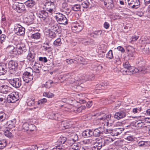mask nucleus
Here are the masks:
<instances>
[{
    "instance_id": "nucleus-1",
    "label": "nucleus",
    "mask_w": 150,
    "mask_h": 150,
    "mask_svg": "<svg viewBox=\"0 0 150 150\" xmlns=\"http://www.w3.org/2000/svg\"><path fill=\"white\" fill-rule=\"evenodd\" d=\"M25 46L23 44H18L16 48L12 45H8L6 48V51L11 54L12 56H15L17 54H22L23 52H25Z\"/></svg>"
},
{
    "instance_id": "nucleus-2",
    "label": "nucleus",
    "mask_w": 150,
    "mask_h": 150,
    "mask_svg": "<svg viewBox=\"0 0 150 150\" xmlns=\"http://www.w3.org/2000/svg\"><path fill=\"white\" fill-rule=\"evenodd\" d=\"M128 72V75H131L138 72L142 73H149L150 72V67L144 66L138 68L132 67L129 71Z\"/></svg>"
},
{
    "instance_id": "nucleus-3",
    "label": "nucleus",
    "mask_w": 150,
    "mask_h": 150,
    "mask_svg": "<svg viewBox=\"0 0 150 150\" xmlns=\"http://www.w3.org/2000/svg\"><path fill=\"white\" fill-rule=\"evenodd\" d=\"M29 69L30 70L28 71L25 72L23 75V80L26 83L31 81L33 78V70L30 67H29Z\"/></svg>"
},
{
    "instance_id": "nucleus-4",
    "label": "nucleus",
    "mask_w": 150,
    "mask_h": 150,
    "mask_svg": "<svg viewBox=\"0 0 150 150\" xmlns=\"http://www.w3.org/2000/svg\"><path fill=\"white\" fill-rule=\"evenodd\" d=\"M55 5L54 2H46L44 7V8L49 12V13L52 14L55 11Z\"/></svg>"
},
{
    "instance_id": "nucleus-5",
    "label": "nucleus",
    "mask_w": 150,
    "mask_h": 150,
    "mask_svg": "<svg viewBox=\"0 0 150 150\" xmlns=\"http://www.w3.org/2000/svg\"><path fill=\"white\" fill-rule=\"evenodd\" d=\"M83 26V24L79 21L72 25L71 29L74 33H78L82 30Z\"/></svg>"
},
{
    "instance_id": "nucleus-6",
    "label": "nucleus",
    "mask_w": 150,
    "mask_h": 150,
    "mask_svg": "<svg viewBox=\"0 0 150 150\" xmlns=\"http://www.w3.org/2000/svg\"><path fill=\"white\" fill-rule=\"evenodd\" d=\"M9 83L12 86L16 88H19L22 85V81L21 78H15L8 80Z\"/></svg>"
},
{
    "instance_id": "nucleus-7",
    "label": "nucleus",
    "mask_w": 150,
    "mask_h": 150,
    "mask_svg": "<svg viewBox=\"0 0 150 150\" xmlns=\"http://www.w3.org/2000/svg\"><path fill=\"white\" fill-rule=\"evenodd\" d=\"M13 8L18 12L21 13L25 10V6L23 4L15 2L13 4Z\"/></svg>"
},
{
    "instance_id": "nucleus-8",
    "label": "nucleus",
    "mask_w": 150,
    "mask_h": 150,
    "mask_svg": "<svg viewBox=\"0 0 150 150\" xmlns=\"http://www.w3.org/2000/svg\"><path fill=\"white\" fill-rule=\"evenodd\" d=\"M55 17L59 24H65L67 23V19L64 15L60 13H57Z\"/></svg>"
},
{
    "instance_id": "nucleus-9",
    "label": "nucleus",
    "mask_w": 150,
    "mask_h": 150,
    "mask_svg": "<svg viewBox=\"0 0 150 150\" xmlns=\"http://www.w3.org/2000/svg\"><path fill=\"white\" fill-rule=\"evenodd\" d=\"M14 30L18 35H22L24 34L25 29L21 25L17 24L14 25Z\"/></svg>"
},
{
    "instance_id": "nucleus-10",
    "label": "nucleus",
    "mask_w": 150,
    "mask_h": 150,
    "mask_svg": "<svg viewBox=\"0 0 150 150\" xmlns=\"http://www.w3.org/2000/svg\"><path fill=\"white\" fill-rule=\"evenodd\" d=\"M29 15L30 16L29 17H26L24 19V22L28 25H30L33 23L35 18V16L33 13H30Z\"/></svg>"
},
{
    "instance_id": "nucleus-11",
    "label": "nucleus",
    "mask_w": 150,
    "mask_h": 150,
    "mask_svg": "<svg viewBox=\"0 0 150 150\" xmlns=\"http://www.w3.org/2000/svg\"><path fill=\"white\" fill-rule=\"evenodd\" d=\"M123 66L125 70L122 71V72L124 75H128V71H129L132 67H131L128 61L124 62L123 63Z\"/></svg>"
},
{
    "instance_id": "nucleus-12",
    "label": "nucleus",
    "mask_w": 150,
    "mask_h": 150,
    "mask_svg": "<svg viewBox=\"0 0 150 150\" xmlns=\"http://www.w3.org/2000/svg\"><path fill=\"white\" fill-rule=\"evenodd\" d=\"M103 129L100 127L94 129L93 131V135L95 137H99L104 134Z\"/></svg>"
},
{
    "instance_id": "nucleus-13",
    "label": "nucleus",
    "mask_w": 150,
    "mask_h": 150,
    "mask_svg": "<svg viewBox=\"0 0 150 150\" xmlns=\"http://www.w3.org/2000/svg\"><path fill=\"white\" fill-rule=\"evenodd\" d=\"M38 16L41 18V20H46L48 16V13L46 10H41L39 11L38 13Z\"/></svg>"
},
{
    "instance_id": "nucleus-14",
    "label": "nucleus",
    "mask_w": 150,
    "mask_h": 150,
    "mask_svg": "<svg viewBox=\"0 0 150 150\" xmlns=\"http://www.w3.org/2000/svg\"><path fill=\"white\" fill-rule=\"evenodd\" d=\"M80 40L82 43L85 45H91L94 43V40L89 38H82L80 39Z\"/></svg>"
},
{
    "instance_id": "nucleus-15",
    "label": "nucleus",
    "mask_w": 150,
    "mask_h": 150,
    "mask_svg": "<svg viewBox=\"0 0 150 150\" xmlns=\"http://www.w3.org/2000/svg\"><path fill=\"white\" fill-rule=\"evenodd\" d=\"M71 127V122L67 120H63L62 121L60 127L63 130L69 128Z\"/></svg>"
},
{
    "instance_id": "nucleus-16",
    "label": "nucleus",
    "mask_w": 150,
    "mask_h": 150,
    "mask_svg": "<svg viewBox=\"0 0 150 150\" xmlns=\"http://www.w3.org/2000/svg\"><path fill=\"white\" fill-rule=\"evenodd\" d=\"M18 66L17 62L13 60L10 61L8 63V67L11 70L16 71Z\"/></svg>"
},
{
    "instance_id": "nucleus-17",
    "label": "nucleus",
    "mask_w": 150,
    "mask_h": 150,
    "mask_svg": "<svg viewBox=\"0 0 150 150\" xmlns=\"http://www.w3.org/2000/svg\"><path fill=\"white\" fill-rule=\"evenodd\" d=\"M7 100L8 103H14L18 100V98L17 97L13 94L8 95L7 97Z\"/></svg>"
},
{
    "instance_id": "nucleus-18",
    "label": "nucleus",
    "mask_w": 150,
    "mask_h": 150,
    "mask_svg": "<svg viewBox=\"0 0 150 150\" xmlns=\"http://www.w3.org/2000/svg\"><path fill=\"white\" fill-rule=\"evenodd\" d=\"M111 116L110 114H105L104 116L99 118L100 120H103L105 121H107V125L108 126H111L112 123L110 122V118Z\"/></svg>"
},
{
    "instance_id": "nucleus-19",
    "label": "nucleus",
    "mask_w": 150,
    "mask_h": 150,
    "mask_svg": "<svg viewBox=\"0 0 150 150\" xmlns=\"http://www.w3.org/2000/svg\"><path fill=\"white\" fill-rule=\"evenodd\" d=\"M126 115V113L125 112L121 111L116 112L114 115V117L117 120H119L125 117Z\"/></svg>"
},
{
    "instance_id": "nucleus-20",
    "label": "nucleus",
    "mask_w": 150,
    "mask_h": 150,
    "mask_svg": "<svg viewBox=\"0 0 150 150\" xmlns=\"http://www.w3.org/2000/svg\"><path fill=\"white\" fill-rule=\"evenodd\" d=\"M127 53L129 57H132L135 53L134 49L131 46H128L127 48Z\"/></svg>"
},
{
    "instance_id": "nucleus-21",
    "label": "nucleus",
    "mask_w": 150,
    "mask_h": 150,
    "mask_svg": "<svg viewBox=\"0 0 150 150\" xmlns=\"http://www.w3.org/2000/svg\"><path fill=\"white\" fill-rule=\"evenodd\" d=\"M49 26L51 30L55 31H57L59 29L58 24L53 20L51 21V22L49 24Z\"/></svg>"
},
{
    "instance_id": "nucleus-22",
    "label": "nucleus",
    "mask_w": 150,
    "mask_h": 150,
    "mask_svg": "<svg viewBox=\"0 0 150 150\" xmlns=\"http://www.w3.org/2000/svg\"><path fill=\"white\" fill-rule=\"evenodd\" d=\"M104 4L109 9H112L114 7L113 0H105Z\"/></svg>"
},
{
    "instance_id": "nucleus-23",
    "label": "nucleus",
    "mask_w": 150,
    "mask_h": 150,
    "mask_svg": "<svg viewBox=\"0 0 150 150\" xmlns=\"http://www.w3.org/2000/svg\"><path fill=\"white\" fill-rule=\"evenodd\" d=\"M134 125L135 127L138 128V129H142L146 127L144 122L141 121H139L135 122Z\"/></svg>"
},
{
    "instance_id": "nucleus-24",
    "label": "nucleus",
    "mask_w": 150,
    "mask_h": 150,
    "mask_svg": "<svg viewBox=\"0 0 150 150\" xmlns=\"http://www.w3.org/2000/svg\"><path fill=\"white\" fill-rule=\"evenodd\" d=\"M82 135L84 138L90 137L93 135V131L90 129L85 130L83 132Z\"/></svg>"
},
{
    "instance_id": "nucleus-25",
    "label": "nucleus",
    "mask_w": 150,
    "mask_h": 150,
    "mask_svg": "<svg viewBox=\"0 0 150 150\" xmlns=\"http://www.w3.org/2000/svg\"><path fill=\"white\" fill-rule=\"evenodd\" d=\"M76 61L79 62H81V63L84 65L87 64L88 62L87 60L85 59L83 57L80 56H77L76 58ZM76 61V60H75Z\"/></svg>"
},
{
    "instance_id": "nucleus-26",
    "label": "nucleus",
    "mask_w": 150,
    "mask_h": 150,
    "mask_svg": "<svg viewBox=\"0 0 150 150\" xmlns=\"http://www.w3.org/2000/svg\"><path fill=\"white\" fill-rule=\"evenodd\" d=\"M35 55L33 52H30L27 56V59L30 61L33 62L34 61Z\"/></svg>"
},
{
    "instance_id": "nucleus-27",
    "label": "nucleus",
    "mask_w": 150,
    "mask_h": 150,
    "mask_svg": "<svg viewBox=\"0 0 150 150\" xmlns=\"http://www.w3.org/2000/svg\"><path fill=\"white\" fill-rule=\"evenodd\" d=\"M41 37V34L39 32H37L32 34L30 37L31 38L34 40H38Z\"/></svg>"
},
{
    "instance_id": "nucleus-28",
    "label": "nucleus",
    "mask_w": 150,
    "mask_h": 150,
    "mask_svg": "<svg viewBox=\"0 0 150 150\" xmlns=\"http://www.w3.org/2000/svg\"><path fill=\"white\" fill-rule=\"evenodd\" d=\"M25 4L28 7L31 8L35 4V1L33 0H28L26 1Z\"/></svg>"
},
{
    "instance_id": "nucleus-29",
    "label": "nucleus",
    "mask_w": 150,
    "mask_h": 150,
    "mask_svg": "<svg viewBox=\"0 0 150 150\" xmlns=\"http://www.w3.org/2000/svg\"><path fill=\"white\" fill-rule=\"evenodd\" d=\"M81 6L80 4H76L71 6V9L74 11H79L80 10Z\"/></svg>"
},
{
    "instance_id": "nucleus-30",
    "label": "nucleus",
    "mask_w": 150,
    "mask_h": 150,
    "mask_svg": "<svg viewBox=\"0 0 150 150\" xmlns=\"http://www.w3.org/2000/svg\"><path fill=\"white\" fill-rule=\"evenodd\" d=\"M80 144L79 143H73L71 146L70 148L71 150H77L79 149L80 148Z\"/></svg>"
},
{
    "instance_id": "nucleus-31",
    "label": "nucleus",
    "mask_w": 150,
    "mask_h": 150,
    "mask_svg": "<svg viewBox=\"0 0 150 150\" xmlns=\"http://www.w3.org/2000/svg\"><path fill=\"white\" fill-rule=\"evenodd\" d=\"M112 139L110 138H108L104 139L103 141V146L108 145L111 143L113 141Z\"/></svg>"
},
{
    "instance_id": "nucleus-32",
    "label": "nucleus",
    "mask_w": 150,
    "mask_h": 150,
    "mask_svg": "<svg viewBox=\"0 0 150 150\" xmlns=\"http://www.w3.org/2000/svg\"><path fill=\"white\" fill-rule=\"evenodd\" d=\"M149 143L147 141H140L138 143V145L139 146L144 147L148 146Z\"/></svg>"
},
{
    "instance_id": "nucleus-33",
    "label": "nucleus",
    "mask_w": 150,
    "mask_h": 150,
    "mask_svg": "<svg viewBox=\"0 0 150 150\" xmlns=\"http://www.w3.org/2000/svg\"><path fill=\"white\" fill-rule=\"evenodd\" d=\"M90 3L88 0H83L81 3V5L84 8H87L89 6Z\"/></svg>"
},
{
    "instance_id": "nucleus-34",
    "label": "nucleus",
    "mask_w": 150,
    "mask_h": 150,
    "mask_svg": "<svg viewBox=\"0 0 150 150\" xmlns=\"http://www.w3.org/2000/svg\"><path fill=\"white\" fill-rule=\"evenodd\" d=\"M9 122L10 123L8 125V127L9 128H12L15 127V124L16 123V120L15 119L9 121Z\"/></svg>"
},
{
    "instance_id": "nucleus-35",
    "label": "nucleus",
    "mask_w": 150,
    "mask_h": 150,
    "mask_svg": "<svg viewBox=\"0 0 150 150\" xmlns=\"http://www.w3.org/2000/svg\"><path fill=\"white\" fill-rule=\"evenodd\" d=\"M102 33V31L101 30H98L92 33V36L95 37L97 38L101 35Z\"/></svg>"
},
{
    "instance_id": "nucleus-36",
    "label": "nucleus",
    "mask_w": 150,
    "mask_h": 150,
    "mask_svg": "<svg viewBox=\"0 0 150 150\" xmlns=\"http://www.w3.org/2000/svg\"><path fill=\"white\" fill-rule=\"evenodd\" d=\"M6 141L5 139L0 140V149H2L6 146Z\"/></svg>"
},
{
    "instance_id": "nucleus-37",
    "label": "nucleus",
    "mask_w": 150,
    "mask_h": 150,
    "mask_svg": "<svg viewBox=\"0 0 150 150\" xmlns=\"http://www.w3.org/2000/svg\"><path fill=\"white\" fill-rule=\"evenodd\" d=\"M52 117L51 118L55 120H57L60 118L61 116L60 114L59 113H52L50 115Z\"/></svg>"
},
{
    "instance_id": "nucleus-38",
    "label": "nucleus",
    "mask_w": 150,
    "mask_h": 150,
    "mask_svg": "<svg viewBox=\"0 0 150 150\" xmlns=\"http://www.w3.org/2000/svg\"><path fill=\"white\" fill-rule=\"evenodd\" d=\"M6 72V70L5 67L4 65H0V76L4 75Z\"/></svg>"
},
{
    "instance_id": "nucleus-39",
    "label": "nucleus",
    "mask_w": 150,
    "mask_h": 150,
    "mask_svg": "<svg viewBox=\"0 0 150 150\" xmlns=\"http://www.w3.org/2000/svg\"><path fill=\"white\" fill-rule=\"evenodd\" d=\"M62 42L60 38H58L57 39L53 42L54 45L56 47L60 46Z\"/></svg>"
},
{
    "instance_id": "nucleus-40",
    "label": "nucleus",
    "mask_w": 150,
    "mask_h": 150,
    "mask_svg": "<svg viewBox=\"0 0 150 150\" xmlns=\"http://www.w3.org/2000/svg\"><path fill=\"white\" fill-rule=\"evenodd\" d=\"M34 99L29 98L27 102L28 105L30 106L34 105Z\"/></svg>"
},
{
    "instance_id": "nucleus-41",
    "label": "nucleus",
    "mask_w": 150,
    "mask_h": 150,
    "mask_svg": "<svg viewBox=\"0 0 150 150\" xmlns=\"http://www.w3.org/2000/svg\"><path fill=\"white\" fill-rule=\"evenodd\" d=\"M35 68L36 69H41L42 67L43 66L42 64L40 63V62L38 61L35 62L34 65Z\"/></svg>"
},
{
    "instance_id": "nucleus-42",
    "label": "nucleus",
    "mask_w": 150,
    "mask_h": 150,
    "mask_svg": "<svg viewBox=\"0 0 150 150\" xmlns=\"http://www.w3.org/2000/svg\"><path fill=\"white\" fill-rule=\"evenodd\" d=\"M66 140L67 138L66 137L62 136L59 138L57 142L58 143H60L61 144H63L66 142Z\"/></svg>"
},
{
    "instance_id": "nucleus-43",
    "label": "nucleus",
    "mask_w": 150,
    "mask_h": 150,
    "mask_svg": "<svg viewBox=\"0 0 150 150\" xmlns=\"http://www.w3.org/2000/svg\"><path fill=\"white\" fill-rule=\"evenodd\" d=\"M142 52L144 54H149V47L147 45L145 46L144 47L142 50Z\"/></svg>"
},
{
    "instance_id": "nucleus-44",
    "label": "nucleus",
    "mask_w": 150,
    "mask_h": 150,
    "mask_svg": "<svg viewBox=\"0 0 150 150\" xmlns=\"http://www.w3.org/2000/svg\"><path fill=\"white\" fill-rule=\"evenodd\" d=\"M43 96L48 98H51L54 96V94L50 92H45L43 93Z\"/></svg>"
},
{
    "instance_id": "nucleus-45",
    "label": "nucleus",
    "mask_w": 150,
    "mask_h": 150,
    "mask_svg": "<svg viewBox=\"0 0 150 150\" xmlns=\"http://www.w3.org/2000/svg\"><path fill=\"white\" fill-rule=\"evenodd\" d=\"M142 110V108L141 107H138L134 108L133 109L132 112L134 114L140 113Z\"/></svg>"
},
{
    "instance_id": "nucleus-46",
    "label": "nucleus",
    "mask_w": 150,
    "mask_h": 150,
    "mask_svg": "<svg viewBox=\"0 0 150 150\" xmlns=\"http://www.w3.org/2000/svg\"><path fill=\"white\" fill-rule=\"evenodd\" d=\"M6 117V115L3 112H0V122L4 120Z\"/></svg>"
},
{
    "instance_id": "nucleus-47",
    "label": "nucleus",
    "mask_w": 150,
    "mask_h": 150,
    "mask_svg": "<svg viewBox=\"0 0 150 150\" xmlns=\"http://www.w3.org/2000/svg\"><path fill=\"white\" fill-rule=\"evenodd\" d=\"M53 83V82L51 80H49L47 81L45 86L47 88H49L52 86V84Z\"/></svg>"
},
{
    "instance_id": "nucleus-48",
    "label": "nucleus",
    "mask_w": 150,
    "mask_h": 150,
    "mask_svg": "<svg viewBox=\"0 0 150 150\" xmlns=\"http://www.w3.org/2000/svg\"><path fill=\"white\" fill-rule=\"evenodd\" d=\"M78 139V136L77 134L75 133H73L72 134L71 136V141L72 140L74 142L76 140H77Z\"/></svg>"
},
{
    "instance_id": "nucleus-49",
    "label": "nucleus",
    "mask_w": 150,
    "mask_h": 150,
    "mask_svg": "<svg viewBox=\"0 0 150 150\" xmlns=\"http://www.w3.org/2000/svg\"><path fill=\"white\" fill-rule=\"evenodd\" d=\"M86 107L85 106L82 105L77 108L76 111L77 113H81L82 112L83 110H84L86 109Z\"/></svg>"
},
{
    "instance_id": "nucleus-50",
    "label": "nucleus",
    "mask_w": 150,
    "mask_h": 150,
    "mask_svg": "<svg viewBox=\"0 0 150 150\" xmlns=\"http://www.w3.org/2000/svg\"><path fill=\"white\" fill-rule=\"evenodd\" d=\"M30 124L27 122L24 123L22 126L23 129L25 131H27L28 129Z\"/></svg>"
},
{
    "instance_id": "nucleus-51",
    "label": "nucleus",
    "mask_w": 150,
    "mask_h": 150,
    "mask_svg": "<svg viewBox=\"0 0 150 150\" xmlns=\"http://www.w3.org/2000/svg\"><path fill=\"white\" fill-rule=\"evenodd\" d=\"M106 57L107 58L112 59L113 57V55L112 50H110L106 55Z\"/></svg>"
},
{
    "instance_id": "nucleus-52",
    "label": "nucleus",
    "mask_w": 150,
    "mask_h": 150,
    "mask_svg": "<svg viewBox=\"0 0 150 150\" xmlns=\"http://www.w3.org/2000/svg\"><path fill=\"white\" fill-rule=\"evenodd\" d=\"M35 129V126L33 124H30L28 129L27 131L28 132L34 131Z\"/></svg>"
},
{
    "instance_id": "nucleus-53",
    "label": "nucleus",
    "mask_w": 150,
    "mask_h": 150,
    "mask_svg": "<svg viewBox=\"0 0 150 150\" xmlns=\"http://www.w3.org/2000/svg\"><path fill=\"white\" fill-rule=\"evenodd\" d=\"M134 1L135 3L133 5V6L132 8L134 9H137L138 8L139 6L140 2L139 0H136Z\"/></svg>"
},
{
    "instance_id": "nucleus-54",
    "label": "nucleus",
    "mask_w": 150,
    "mask_h": 150,
    "mask_svg": "<svg viewBox=\"0 0 150 150\" xmlns=\"http://www.w3.org/2000/svg\"><path fill=\"white\" fill-rule=\"evenodd\" d=\"M95 144H97V146L99 147L100 149H101L102 146H103V142L101 140H98V142H95Z\"/></svg>"
},
{
    "instance_id": "nucleus-55",
    "label": "nucleus",
    "mask_w": 150,
    "mask_h": 150,
    "mask_svg": "<svg viewBox=\"0 0 150 150\" xmlns=\"http://www.w3.org/2000/svg\"><path fill=\"white\" fill-rule=\"evenodd\" d=\"M5 135L7 137H12V134L11 132L8 130H6L4 132Z\"/></svg>"
},
{
    "instance_id": "nucleus-56",
    "label": "nucleus",
    "mask_w": 150,
    "mask_h": 150,
    "mask_svg": "<svg viewBox=\"0 0 150 150\" xmlns=\"http://www.w3.org/2000/svg\"><path fill=\"white\" fill-rule=\"evenodd\" d=\"M136 0H127L129 6L132 8L133 7V5L135 3V1Z\"/></svg>"
},
{
    "instance_id": "nucleus-57",
    "label": "nucleus",
    "mask_w": 150,
    "mask_h": 150,
    "mask_svg": "<svg viewBox=\"0 0 150 150\" xmlns=\"http://www.w3.org/2000/svg\"><path fill=\"white\" fill-rule=\"evenodd\" d=\"M139 38V36L134 35L133 36L132 38H131L130 41H129L130 42L132 43L133 42L137 40Z\"/></svg>"
},
{
    "instance_id": "nucleus-58",
    "label": "nucleus",
    "mask_w": 150,
    "mask_h": 150,
    "mask_svg": "<svg viewBox=\"0 0 150 150\" xmlns=\"http://www.w3.org/2000/svg\"><path fill=\"white\" fill-rule=\"evenodd\" d=\"M47 100L45 98H43L39 100L38 102V104L39 105H43L44 103L46 102Z\"/></svg>"
},
{
    "instance_id": "nucleus-59",
    "label": "nucleus",
    "mask_w": 150,
    "mask_h": 150,
    "mask_svg": "<svg viewBox=\"0 0 150 150\" xmlns=\"http://www.w3.org/2000/svg\"><path fill=\"white\" fill-rule=\"evenodd\" d=\"M6 36L4 34H2L0 36V42L3 44V42H4L6 38Z\"/></svg>"
},
{
    "instance_id": "nucleus-60",
    "label": "nucleus",
    "mask_w": 150,
    "mask_h": 150,
    "mask_svg": "<svg viewBox=\"0 0 150 150\" xmlns=\"http://www.w3.org/2000/svg\"><path fill=\"white\" fill-rule=\"evenodd\" d=\"M108 85V83L106 82L105 83H102L101 84L99 85V86L101 87L102 89H104L107 88V86Z\"/></svg>"
},
{
    "instance_id": "nucleus-61",
    "label": "nucleus",
    "mask_w": 150,
    "mask_h": 150,
    "mask_svg": "<svg viewBox=\"0 0 150 150\" xmlns=\"http://www.w3.org/2000/svg\"><path fill=\"white\" fill-rule=\"evenodd\" d=\"M69 1L68 0H65L64 2H63L62 4V8H65L68 7V4L67 2Z\"/></svg>"
},
{
    "instance_id": "nucleus-62",
    "label": "nucleus",
    "mask_w": 150,
    "mask_h": 150,
    "mask_svg": "<svg viewBox=\"0 0 150 150\" xmlns=\"http://www.w3.org/2000/svg\"><path fill=\"white\" fill-rule=\"evenodd\" d=\"M116 131L117 130L116 128L113 129H111V135L113 136H117L118 135Z\"/></svg>"
},
{
    "instance_id": "nucleus-63",
    "label": "nucleus",
    "mask_w": 150,
    "mask_h": 150,
    "mask_svg": "<svg viewBox=\"0 0 150 150\" xmlns=\"http://www.w3.org/2000/svg\"><path fill=\"white\" fill-rule=\"evenodd\" d=\"M39 60L40 61L45 63L47 61V58L45 57H40L39 58Z\"/></svg>"
},
{
    "instance_id": "nucleus-64",
    "label": "nucleus",
    "mask_w": 150,
    "mask_h": 150,
    "mask_svg": "<svg viewBox=\"0 0 150 150\" xmlns=\"http://www.w3.org/2000/svg\"><path fill=\"white\" fill-rule=\"evenodd\" d=\"M63 149L62 146L59 145L57 146L52 149V150H63Z\"/></svg>"
}]
</instances>
